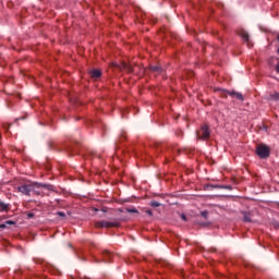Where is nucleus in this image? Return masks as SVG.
<instances>
[{
	"label": "nucleus",
	"mask_w": 279,
	"mask_h": 279,
	"mask_svg": "<svg viewBox=\"0 0 279 279\" xmlns=\"http://www.w3.org/2000/svg\"><path fill=\"white\" fill-rule=\"evenodd\" d=\"M201 215H202V217H204V219H208V211L207 210L202 211Z\"/></svg>",
	"instance_id": "a211bd4d"
},
{
	"label": "nucleus",
	"mask_w": 279,
	"mask_h": 279,
	"mask_svg": "<svg viewBox=\"0 0 279 279\" xmlns=\"http://www.w3.org/2000/svg\"><path fill=\"white\" fill-rule=\"evenodd\" d=\"M150 206H151L153 208H158V206H160V203H158V202H156V201H153V202H150Z\"/></svg>",
	"instance_id": "4468645a"
},
{
	"label": "nucleus",
	"mask_w": 279,
	"mask_h": 279,
	"mask_svg": "<svg viewBox=\"0 0 279 279\" xmlns=\"http://www.w3.org/2000/svg\"><path fill=\"white\" fill-rule=\"evenodd\" d=\"M7 226H15L16 222L14 220H7L5 221Z\"/></svg>",
	"instance_id": "dca6fc26"
},
{
	"label": "nucleus",
	"mask_w": 279,
	"mask_h": 279,
	"mask_svg": "<svg viewBox=\"0 0 279 279\" xmlns=\"http://www.w3.org/2000/svg\"><path fill=\"white\" fill-rule=\"evenodd\" d=\"M214 189H228L229 191H232V186L230 185H215Z\"/></svg>",
	"instance_id": "ddd939ff"
},
{
	"label": "nucleus",
	"mask_w": 279,
	"mask_h": 279,
	"mask_svg": "<svg viewBox=\"0 0 279 279\" xmlns=\"http://www.w3.org/2000/svg\"><path fill=\"white\" fill-rule=\"evenodd\" d=\"M221 95H222V97H228V95H230L231 97H234L235 99H239L240 101H243V95L239 94L236 92H228L226 89H222Z\"/></svg>",
	"instance_id": "20e7f679"
},
{
	"label": "nucleus",
	"mask_w": 279,
	"mask_h": 279,
	"mask_svg": "<svg viewBox=\"0 0 279 279\" xmlns=\"http://www.w3.org/2000/svg\"><path fill=\"white\" fill-rule=\"evenodd\" d=\"M157 151H162V149H160V146H157Z\"/></svg>",
	"instance_id": "bb28decb"
},
{
	"label": "nucleus",
	"mask_w": 279,
	"mask_h": 279,
	"mask_svg": "<svg viewBox=\"0 0 279 279\" xmlns=\"http://www.w3.org/2000/svg\"><path fill=\"white\" fill-rule=\"evenodd\" d=\"M276 71L279 73V63L276 65Z\"/></svg>",
	"instance_id": "a878e982"
},
{
	"label": "nucleus",
	"mask_w": 279,
	"mask_h": 279,
	"mask_svg": "<svg viewBox=\"0 0 279 279\" xmlns=\"http://www.w3.org/2000/svg\"><path fill=\"white\" fill-rule=\"evenodd\" d=\"M256 154L259 158H269V146L260 144L256 148Z\"/></svg>",
	"instance_id": "7ed1b4c3"
},
{
	"label": "nucleus",
	"mask_w": 279,
	"mask_h": 279,
	"mask_svg": "<svg viewBox=\"0 0 279 279\" xmlns=\"http://www.w3.org/2000/svg\"><path fill=\"white\" fill-rule=\"evenodd\" d=\"M104 221V228H120L121 227V222L119 221H106V220H102Z\"/></svg>",
	"instance_id": "423d86ee"
},
{
	"label": "nucleus",
	"mask_w": 279,
	"mask_h": 279,
	"mask_svg": "<svg viewBox=\"0 0 279 279\" xmlns=\"http://www.w3.org/2000/svg\"><path fill=\"white\" fill-rule=\"evenodd\" d=\"M3 128H4L5 132H8V130H10V124H4Z\"/></svg>",
	"instance_id": "412c9836"
},
{
	"label": "nucleus",
	"mask_w": 279,
	"mask_h": 279,
	"mask_svg": "<svg viewBox=\"0 0 279 279\" xmlns=\"http://www.w3.org/2000/svg\"><path fill=\"white\" fill-rule=\"evenodd\" d=\"M89 75H90L92 80H99V77H101V70L93 69L89 71Z\"/></svg>",
	"instance_id": "0eeeda50"
},
{
	"label": "nucleus",
	"mask_w": 279,
	"mask_h": 279,
	"mask_svg": "<svg viewBox=\"0 0 279 279\" xmlns=\"http://www.w3.org/2000/svg\"><path fill=\"white\" fill-rule=\"evenodd\" d=\"M95 228H104V220L95 222Z\"/></svg>",
	"instance_id": "2eb2a0df"
},
{
	"label": "nucleus",
	"mask_w": 279,
	"mask_h": 279,
	"mask_svg": "<svg viewBox=\"0 0 279 279\" xmlns=\"http://www.w3.org/2000/svg\"><path fill=\"white\" fill-rule=\"evenodd\" d=\"M7 227H8V225L5 222L0 225L1 229H5Z\"/></svg>",
	"instance_id": "5701e85b"
},
{
	"label": "nucleus",
	"mask_w": 279,
	"mask_h": 279,
	"mask_svg": "<svg viewBox=\"0 0 279 279\" xmlns=\"http://www.w3.org/2000/svg\"><path fill=\"white\" fill-rule=\"evenodd\" d=\"M245 43H246L247 47H254V44H252V41H250V35L247 33H245Z\"/></svg>",
	"instance_id": "9b49d317"
},
{
	"label": "nucleus",
	"mask_w": 279,
	"mask_h": 279,
	"mask_svg": "<svg viewBox=\"0 0 279 279\" xmlns=\"http://www.w3.org/2000/svg\"><path fill=\"white\" fill-rule=\"evenodd\" d=\"M181 219H182L183 221H186V215L182 214V215H181Z\"/></svg>",
	"instance_id": "b1692460"
},
{
	"label": "nucleus",
	"mask_w": 279,
	"mask_h": 279,
	"mask_svg": "<svg viewBox=\"0 0 279 279\" xmlns=\"http://www.w3.org/2000/svg\"><path fill=\"white\" fill-rule=\"evenodd\" d=\"M146 215H149V217H153L154 214L151 213V210L148 209L146 210Z\"/></svg>",
	"instance_id": "4be33fe9"
},
{
	"label": "nucleus",
	"mask_w": 279,
	"mask_h": 279,
	"mask_svg": "<svg viewBox=\"0 0 279 279\" xmlns=\"http://www.w3.org/2000/svg\"><path fill=\"white\" fill-rule=\"evenodd\" d=\"M27 218H28V219H34V213H28V214H27Z\"/></svg>",
	"instance_id": "aec40b11"
},
{
	"label": "nucleus",
	"mask_w": 279,
	"mask_h": 279,
	"mask_svg": "<svg viewBox=\"0 0 279 279\" xmlns=\"http://www.w3.org/2000/svg\"><path fill=\"white\" fill-rule=\"evenodd\" d=\"M245 221H250V218L245 217Z\"/></svg>",
	"instance_id": "cd10ccee"
},
{
	"label": "nucleus",
	"mask_w": 279,
	"mask_h": 279,
	"mask_svg": "<svg viewBox=\"0 0 279 279\" xmlns=\"http://www.w3.org/2000/svg\"><path fill=\"white\" fill-rule=\"evenodd\" d=\"M126 213H138L136 208H126Z\"/></svg>",
	"instance_id": "f3484780"
},
{
	"label": "nucleus",
	"mask_w": 279,
	"mask_h": 279,
	"mask_svg": "<svg viewBox=\"0 0 279 279\" xmlns=\"http://www.w3.org/2000/svg\"><path fill=\"white\" fill-rule=\"evenodd\" d=\"M277 227L279 228V222L277 223Z\"/></svg>",
	"instance_id": "c85d7f7f"
},
{
	"label": "nucleus",
	"mask_w": 279,
	"mask_h": 279,
	"mask_svg": "<svg viewBox=\"0 0 279 279\" xmlns=\"http://www.w3.org/2000/svg\"><path fill=\"white\" fill-rule=\"evenodd\" d=\"M270 99H272V101H279V93H274L270 95Z\"/></svg>",
	"instance_id": "f8f14e48"
},
{
	"label": "nucleus",
	"mask_w": 279,
	"mask_h": 279,
	"mask_svg": "<svg viewBox=\"0 0 279 279\" xmlns=\"http://www.w3.org/2000/svg\"><path fill=\"white\" fill-rule=\"evenodd\" d=\"M57 215L58 217H66V214H64V211H58Z\"/></svg>",
	"instance_id": "6ab92c4d"
},
{
	"label": "nucleus",
	"mask_w": 279,
	"mask_h": 279,
	"mask_svg": "<svg viewBox=\"0 0 279 279\" xmlns=\"http://www.w3.org/2000/svg\"><path fill=\"white\" fill-rule=\"evenodd\" d=\"M240 36H241L242 38H245V32L242 31V32L240 33Z\"/></svg>",
	"instance_id": "393cba45"
},
{
	"label": "nucleus",
	"mask_w": 279,
	"mask_h": 279,
	"mask_svg": "<svg viewBox=\"0 0 279 279\" xmlns=\"http://www.w3.org/2000/svg\"><path fill=\"white\" fill-rule=\"evenodd\" d=\"M123 71H126V73H134V66H132L131 63H122Z\"/></svg>",
	"instance_id": "1a4fd4ad"
},
{
	"label": "nucleus",
	"mask_w": 279,
	"mask_h": 279,
	"mask_svg": "<svg viewBox=\"0 0 279 279\" xmlns=\"http://www.w3.org/2000/svg\"><path fill=\"white\" fill-rule=\"evenodd\" d=\"M197 138L201 141H208L210 138V129L208 125L204 124L201 126V130L197 132Z\"/></svg>",
	"instance_id": "f03ea898"
},
{
	"label": "nucleus",
	"mask_w": 279,
	"mask_h": 279,
	"mask_svg": "<svg viewBox=\"0 0 279 279\" xmlns=\"http://www.w3.org/2000/svg\"><path fill=\"white\" fill-rule=\"evenodd\" d=\"M34 189H48L51 190V185L43 184V183H33V184H23L17 187V191L22 193V195H29L31 191Z\"/></svg>",
	"instance_id": "f257e3e1"
},
{
	"label": "nucleus",
	"mask_w": 279,
	"mask_h": 279,
	"mask_svg": "<svg viewBox=\"0 0 279 279\" xmlns=\"http://www.w3.org/2000/svg\"><path fill=\"white\" fill-rule=\"evenodd\" d=\"M278 207H279V203H278Z\"/></svg>",
	"instance_id": "c756f323"
},
{
	"label": "nucleus",
	"mask_w": 279,
	"mask_h": 279,
	"mask_svg": "<svg viewBox=\"0 0 279 279\" xmlns=\"http://www.w3.org/2000/svg\"><path fill=\"white\" fill-rule=\"evenodd\" d=\"M10 208H12L10 204L0 201V213H8Z\"/></svg>",
	"instance_id": "6e6552de"
},
{
	"label": "nucleus",
	"mask_w": 279,
	"mask_h": 279,
	"mask_svg": "<svg viewBox=\"0 0 279 279\" xmlns=\"http://www.w3.org/2000/svg\"><path fill=\"white\" fill-rule=\"evenodd\" d=\"M102 263H112V253L109 251H102Z\"/></svg>",
	"instance_id": "39448f33"
},
{
	"label": "nucleus",
	"mask_w": 279,
	"mask_h": 279,
	"mask_svg": "<svg viewBox=\"0 0 279 279\" xmlns=\"http://www.w3.org/2000/svg\"><path fill=\"white\" fill-rule=\"evenodd\" d=\"M150 71H153V73H160L162 71V68L158 65H153L150 66Z\"/></svg>",
	"instance_id": "9d476101"
}]
</instances>
